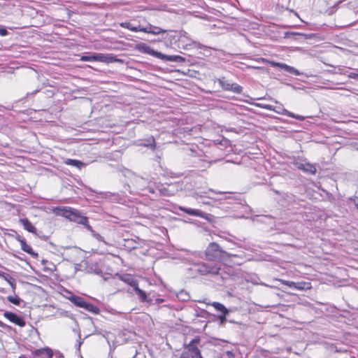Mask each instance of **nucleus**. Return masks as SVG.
<instances>
[{
    "label": "nucleus",
    "mask_w": 358,
    "mask_h": 358,
    "mask_svg": "<svg viewBox=\"0 0 358 358\" xmlns=\"http://www.w3.org/2000/svg\"><path fill=\"white\" fill-rule=\"evenodd\" d=\"M53 211L57 215L65 217L70 221L83 225L87 229V225H90L87 217L83 216L78 210L74 208L70 207H57Z\"/></svg>",
    "instance_id": "nucleus-1"
},
{
    "label": "nucleus",
    "mask_w": 358,
    "mask_h": 358,
    "mask_svg": "<svg viewBox=\"0 0 358 358\" xmlns=\"http://www.w3.org/2000/svg\"><path fill=\"white\" fill-rule=\"evenodd\" d=\"M206 257L210 261H216L224 259V257H231L232 255L229 254L226 251L222 250L220 246L215 242L210 243L205 251Z\"/></svg>",
    "instance_id": "nucleus-2"
},
{
    "label": "nucleus",
    "mask_w": 358,
    "mask_h": 358,
    "mask_svg": "<svg viewBox=\"0 0 358 358\" xmlns=\"http://www.w3.org/2000/svg\"><path fill=\"white\" fill-rule=\"evenodd\" d=\"M198 272L201 275H217L220 270V266L215 262H205L196 264Z\"/></svg>",
    "instance_id": "nucleus-3"
},
{
    "label": "nucleus",
    "mask_w": 358,
    "mask_h": 358,
    "mask_svg": "<svg viewBox=\"0 0 358 358\" xmlns=\"http://www.w3.org/2000/svg\"><path fill=\"white\" fill-rule=\"evenodd\" d=\"M217 82L220 87L225 91H230L236 94H241L243 91V87L235 83H231L222 77L217 79Z\"/></svg>",
    "instance_id": "nucleus-4"
},
{
    "label": "nucleus",
    "mask_w": 358,
    "mask_h": 358,
    "mask_svg": "<svg viewBox=\"0 0 358 358\" xmlns=\"http://www.w3.org/2000/svg\"><path fill=\"white\" fill-rule=\"evenodd\" d=\"M148 52L150 55L155 57L156 58L166 62H171L176 63H183L185 62V59L180 55H167L154 50H151Z\"/></svg>",
    "instance_id": "nucleus-5"
},
{
    "label": "nucleus",
    "mask_w": 358,
    "mask_h": 358,
    "mask_svg": "<svg viewBox=\"0 0 358 358\" xmlns=\"http://www.w3.org/2000/svg\"><path fill=\"white\" fill-rule=\"evenodd\" d=\"M294 165L298 169L302 170L306 173H308L313 175L316 173L315 166L305 160H296L294 162Z\"/></svg>",
    "instance_id": "nucleus-6"
},
{
    "label": "nucleus",
    "mask_w": 358,
    "mask_h": 358,
    "mask_svg": "<svg viewBox=\"0 0 358 358\" xmlns=\"http://www.w3.org/2000/svg\"><path fill=\"white\" fill-rule=\"evenodd\" d=\"M96 62H101L106 64L114 62H123L122 59L116 58V57L114 56L113 54L103 53H96Z\"/></svg>",
    "instance_id": "nucleus-7"
},
{
    "label": "nucleus",
    "mask_w": 358,
    "mask_h": 358,
    "mask_svg": "<svg viewBox=\"0 0 358 358\" xmlns=\"http://www.w3.org/2000/svg\"><path fill=\"white\" fill-rule=\"evenodd\" d=\"M3 316L10 322L14 323L15 324L18 325L19 327H22L25 326L26 323L24 319L14 313L6 311L3 313Z\"/></svg>",
    "instance_id": "nucleus-8"
},
{
    "label": "nucleus",
    "mask_w": 358,
    "mask_h": 358,
    "mask_svg": "<svg viewBox=\"0 0 358 358\" xmlns=\"http://www.w3.org/2000/svg\"><path fill=\"white\" fill-rule=\"evenodd\" d=\"M16 239L20 242L21 249L24 252L28 253L33 257H36L38 256V254L33 250L32 248L29 245L27 244L26 241L24 238L17 234Z\"/></svg>",
    "instance_id": "nucleus-9"
},
{
    "label": "nucleus",
    "mask_w": 358,
    "mask_h": 358,
    "mask_svg": "<svg viewBox=\"0 0 358 358\" xmlns=\"http://www.w3.org/2000/svg\"><path fill=\"white\" fill-rule=\"evenodd\" d=\"M34 358H52V351L48 348L38 349L32 352Z\"/></svg>",
    "instance_id": "nucleus-10"
},
{
    "label": "nucleus",
    "mask_w": 358,
    "mask_h": 358,
    "mask_svg": "<svg viewBox=\"0 0 358 358\" xmlns=\"http://www.w3.org/2000/svg\"><path fill=\"white\" fill-rule=\"evenodd\" d=\"M199 340L194 339L189 344V350L190 352L189 354L187 355V358H203L200 350L198 349L197 347L194 345V343H198Z\"/></svg>",
    "instance_id": "nucleus-11"
},
{
    "label": "nucleus",
    "mask_w": 358,
    "mask_h": 358,
    "mask_svg": "<svg viewBox=\"0 0 358 358\" xmlns=\"http://www.w3.org/2000/svg\"><path fill=\"white\" fill-rule=\"evenodd\" d=\"M141 29L142 32L152 34L153 35H158L166 32V30L150 24L145 27H142Z\"/></svg>",
    "instance_id": "nucleus-12"
},
{
    "label": "nucleus",
    "mask_w": 358,
    "mask_h": 358,
    "mask_svg": "<svg viewBox=\"0 0 358 358\" xmlns=\"http://www.w3.org/2000/svg\"><path fill=\"white\" fill-rule=\"evenodd\" d=\"M134 291L138 295V299H140V301L141 302H143V303L146 302L149 304L152 303V300L151 299L148 298L145 292H144L143 290H142L141 289H140L138 287V284L136 285H135V287H134Z\"/></svg>",
    "instance_id": "nucleus-13"
},
{
    "label": "nucleus",
    "mask_w": 358,
    "mask_h": 358,
    "mask_svg": "<svg viewBox=\"0 0 358 358\" xmlns=\"http://www.w3.org/2000/svg\"><path fill=\"white\" fill-rule=\"evenodd\" d=\"M20 222L25 230L35 235H37V230L36 227L31 224V222L27 218L20 219Z\"/></svg>",
    "instance_id": "nucleus-14"
},
{
    "label": "nucleus",
    "mask_w": 358,
    "mask_h": 358,
    "mask_svg": "<svg viewBox=\"0 0 358 358\" xmlns=\"http://www.w3.org/2000/svg\"><path fill=\"white\" fill-rule=\"evenodd\" d=\"M0 277L3 278L11 287L13 293H15L16 282L8 273L0 271Z\"/></svg>",
    "instance_id": "nucleus-15"
},
{
    "label": "nucleus",
    "mask_w": 358,
    "mask_h": 358,
    "mask_svg": "<svg viewBox=\"0 0 358 358\" xmlns=\"http://www.w3.org/2000/svg\"><path fill=\"white\" fill-rule=\"evenodd\" d=\"M275 66H278L281 69H282V70L285 71L286 72L289 73L291 74H293L295 76H299L301 74L300 72L299 71V70H297L294 67L288 66L286 64L276 63Z\"/></svg>",
    "instance_id": "nucleus-16"
},
{
    "label": "nucleus",
    "mask_w": 358,
    "mask_h": 358,
    "mask_svg": "<svg viewBox=\"0 0 358 358\" xmlns=\"http://www.w3.org/2000/svg\"><path fill=\"white\" fill-rule=\"evenodd\" d=\"M120 26L122 28L127 29L134 31V32L142 31V29H141L142 27L140 24L136 26L129 22H121L120 24Z\"/></svg>",
    "instance_id": "nucleus-17"
},
{
    "label": "nucleus",
    "mask_w": 358,
    "mask_h": 358,
    "mask_svg": "<svg viewBox=\"0 0 358 358\" xmlns=\"http://www.w3.org/2000/svg\"><path fill=\"white\" fill-rule=\"evenodd\" d=\"M69 300L73 304H75L76 306L80 307V308H83L84 306L86 303V301L82 297H80V296H76V295H72L69 298Z\"/></svg>",
    "instance_id": "nucleus-18"
},
{
    "label": "nucleus",
    "mask_w": 358,
    "mask_h": 358,
    "mask_svg": "<svg viewBox=\"0 0 358 358\" xmlns=\"http://www.w3.org/2000/svg\"><path fill=\"white\" fill-rule=\"evenodd\" d=\"M134 180L136 187L139 189H143L145 185L148 184V180L147 179L140 176H136Z\"/></svg>",
    "instance_id": "nucleus-19"
},
{
    "label": "nucleus",
    "mask_w": 358,
    "mask_h": 358,
    "mask_svg": "<svg viewBox=\"0 0 358 358\" xmlns=\"http://www.w3.org/2000/svg\"><path fill=\"white\" fill-rule=\"evenodd\" d=\"M120 279L130 285L133 288L138 284L137 281L134 279V278L129 274H124L120 276Z\"/></svg>",
    "instance_id": "nucleus-20"
},
{
    "label": "nucleus",
    "mask_w": 358,
    "mask_h": 358,
    "mask_svg": "<svg viewBox=\"0 0 358 358\" xmlns=\"http://www.w3.org/2000/svg\"><path fill=\"white\" fill-rule=\"evenodd\" d=\"M311 288V284L309 282L301 281L295 282V289L307 290Z\"/></svg>",
    "instance_id": "nucleus-21"
},
{
    "label": "nucleus",
    "mask_w": 358,
    "mask_h": 358,
    "mask_svg": "<svg viewBox=\"0 0 358 358\" xmlns=\"http://www.w3.org/2000/svg\"><path fill=\"white\" fill-rule=\"evenodd\" d=\"M273 111L278 113V114H280V115H286V116H289L290 115V112L289 110H287V109H285L283 106L282 104H278V106L273 107Z\"/></svg>",
    "instance_id": "nucleus-22"
},
{
    "label": "nucleus",
    "mask_w": 358,
    "mask_h": 358,
    "mask_svg": "<svg viewBox=\"0 0 358 358\" xmlns=\"http://www.w3.org/2000/svg\"><path fill=\"white\" fill-rule=\"evenodd\" d=\"M210 305L213 306L217 311L220 312L221 314L229 313V310L223 304L219 302H213Z\"/></svg>",
    "instance_id": "nucleus-23"
},
{
    "label": "nucleus",
    "mask_w": 358,
    "mask_h": 358,
    "mask_svg": "<svg viewBox=\"0 0 358 358\" xmlns=\"http://www.w3.org/2000/svg\"><path fill=\"white\" fill-rule=\"evenodd\" d=\"M87 230L91 233V235L98 241L103 242L106 245H108V243L105 241L104 238L99 234L96 233L90 225H87Z\"/></svg>",
    "instance_id": "nucleus-24"
},
{
    "label": "nucleus",
    "mask_w": 358,
    "mask_h": 358,
    "mask_svg": "<svg viewBox=\"0 0 358 358\" xmlns=\"http://www.w3.org/2000/svg\"><path fill=\"white\" fill-rule=\"evenodd\" d=\"M65 164L69 166H73L80 169L85 166V164L77 159H68L66 160Z\"/></svg>",
    "instance_id": "nucleus-25"
},
{
    "label": "nucleus",
    "mask_w": 358,
    "mask_h": 358,
    "mask_svg": "<svg viewBox=\"0 0 358 358\" xmlns=\"http://www.w3.org/2000/svg\"><path fill=\"white\" fill-rule=\"evenodd\" d=\"M180 210L190 215H194V216H201V213H202L201 211L199 210L187 208H185V207H180Z\"/></svg>",
    "instance_id": "nucleus-26"
},
{
    "label": "nucleus",
    "mask_w": 358,
    "mask_h": 358,
    "mask_svg": "<svg viewBox=\"0 0 358 358\" xmlns=\"http://www.w3.org/2000/svg\"><path fill=\"white\" fill-rule=\"evenodd\" d=\"M83 308H85L87 311L91 312L94 314H99L100 312V310L97 306H95L93 304H92L90 303H87V302H86Z\"/></svg>",
    "instance_id": "nucleus-27"
},
{
    "label": "nucleus",
    "mask_w": 358,
    "mask_h": 358,
    "mask_svg": "<svg viewBox=\"0 0 358 358\" xmlns=\"http://www.w3.org/2000/svg\"><path fill=\"white\" fill-rule=\"evenodd\" d=\"M7 300L10 303H11L14 305H16V306H20L21 302H23V301L15 294L14 296H8L7 297Z\"/></svg>",
    "instance_id": "nucleus-28"
},
{
    "label": "nucleus",
    "mask_w": 358,
    "mask_h": 358,
    "mask_svg": "<svg viewBox=\"0 0 358 358\" xmlns=\"http://www.w3.org/2000/svg\"><path fill=\"white\" fill-rule=\"evenodd\" d=\"M80 60L83 62H96V53L92 55L82 56Z\"/></svg>",
    "instance_id": "nucleus-29"
},
{
    "label": "nucleus",
    "mask_w": 358,
    "mask_h": 358,
    "mask_svg": "<svg viewBox=\"0 0 358 358\" xmlns=\"http://www.w3.org/2000/svg\"><path fill=\"white\" fill-rule=\"evenodd\" d=\"M148 143H144L143 145L146 147H150L152 150L155 149V141L153 137H151L148 140Z\"/></svg>",
    "instance_id": "nucleus-30"
},
{
    "label": "nucleus",
    "mask_w": 358,
    "mask_h": 358,
    "mask_svg": "<svg viewBox=\"0 0 358 358\" xmlns=\"http://www.w3.org/2000/svg\"><path fill=\"white\" fill-rule=\"evenodd\" d=\"M159 192L161 195L170 196L173 195V193H171L170 191L166 187H161L159 189Z\"/></svg>",
    "instance_id": "nucleus-31"
},
{
    "label": "nucleus",
    "mask_w": 358,
    "mask_h": 358,
    "mask_svg": "<svg viewBox=\"0 0 358 358\" xmlns=\"http://www.w3.org/2000/svg\"><path fill=\"white\" fill-rule=\"evenodd\" d=\"M279 281L290 288L295 289V282L279 279Z\"/></svg>",
    "instance_id": "nucleus-32"
},
{
    "label": "nucleus",
    "mask_w": 358,
    "mask_h": 358,
    "mask_svg": "<svg viewBox=\"0 0 358 358\" xmlns=\"http://www.w3.org/2000/svg\"><path fill=\"white\" fill-rule=\"evenodd\" d=\"M288 117H292V118H294L296 120H301V121L305 120V117H303L302 115H296L292 112H290V115Z\"/></svg>",
    "instance_id": "nucleus-33"
},
{
    "label": "nucleus",
    "mask_w": 358,
    "mask_h": 358,
    "mask_svg": "<svg viewBox=\"0 0 358 358\" xmlns=\"http://www.w3.org/2000/svg\"><path fill=\"white\" fill-rule=\"evenodd\" d=\"M227 314H224V313H222L221 315H218V320H220V322L221 324H223L226 322L227 321V318H226V316H227Z\"/></svg>",
    "instance_id": "nucleus-34"
},
{
    "label": "nucleus",
    "mask_w": 358,
    "mask_h": 358,
    "mask_svg": "<svg viewBox=\"0 0 358 358\" xmlns=\"http://www.w3.org/2000/svg\"><path fill=\"white\" fill-rule=\"evenodd\" d=\"M257 106L260 108H262L264 109H266V110H273V106H271V105L258 103V104H257Z\"/></svg>",
    "instance_id": "nucleus-35"
},
{
    "label": "nucleus",
    "mask_w": 358,
    "mask_h": 358,
    "mask_svg": "<svg viewBox=\"0 0 358 358\" xmlns=\"http://www.w3.org/2000/svg\"><path fill=\"white\" fill-rule=\"evenodd\" d=\"M348 76L350 78L358 80V73L352 72V73H350Z\"/></svg>",
    "instance_id": "nucleus-36"
},
{
    "label": "nucleus",
    "mask_w": 358,
    "mask_h": 358,
    "mask_svg": "<svg viewBox=\"0 0 358 358\" xmlns=\"http://www.w3.org/2000/svg\"><path fill=\"white\" fill-rule=\"evenodd\" d=\"M8 31L4 28H0V36H5L8 35Z\"/></svg>",
    "instance_id": "nucleus-37"
},
{
    "label": "nucleus",
    "mask_w": 358,
    "mask_h": 358,
    "mask_svg": "<svg viewBox=\"0 0 358 358\" xmlns=\"http://www.w3.org/2000/svg\"><path fill=\"white\" fill-rule=\"evenodd\" d=\"M40 91V89H36L32 92H28L27 94V97H29V96H34L37 92Z\"/></svg>",
    "instance_id": "nucleus-38"
},
{
    "label": "nucleus",
    "mask_w": 358,
    "mask_h": 358,
    "mask_svg": "<svg viewBox=\"0 0 358 358\" xmlns=\"http://www.w3.org/2000/svg\"><path fill=\"white\" fill-rule=\"evenodd\" d=\"M355 205L357 206V208L358 210V197H355L352 199Z\"/></svg>",
    "instance_id": "nucleus-39"
},
{
    "label": "nucleus",
    "mask_w": 358,
    "mask_h": 358,
    "mask_svg": "<svg viewBox=\"0 0 358 358\" xmlns=\"http://www.w3.org/2000/svg\"><path fill=\"white\" fill-rule=\"evenodd\" d=\"M164 301V299L162 298H157L155 299V303L159 304Z\"/></svg>",
    "instance_id": "nucleus-40"
},
{
    "label": "nucleus",
    "mask_w": 358,
    "mask_h": 358,
    "mask_svg": "<svg viewBox=\"0 0 358 358\" xmlns=\"http://www.w3.org/2000/svg\"><path fill=\"white\" fill-rule=\"evenodd\" d=\"M148 191H149V192H150L152 194L155 193V190L152 187H149Z\"/></svg>",
    "instance_id": "nucleus-41"
},
{
    "label": "nucleus",
    "mask_w": 358,
    "mask_h": 358,
    "mask_svg": "<svg viewBox=\"0 0 358 358\" xmlns=\"http://www.w3.org/2000/svg\"><path fill=\"white\" fill-rule=\"evenodd\" d=\"M0 292H1V293H5V289H4L3 288L0 289Z\"/></svg>",
    "instance_id": "nucleus-42"
},
{
    "label": "nucleus",
    "mask_w": 358,
    "mask_h": 358,
    "mask_svg": "<svg viewBox=\"0 0 358 358\" xmlns=\"http://www.w3.org/2000/svg\"><path fill=\"white\" fill-rule=\"evenodd\" d=\"M82 343H83L82 341H80V342L78 343V348H80V345H81Z\"/></svg>",
    "instance_id": "nucleus-43"
},
{
    "label": "nucleus",
    "mask_w": 358,
    "mask_h": 358,
    "mask_svg": "<svg viewBox=\"0 0 358 358\" xmlns=\"http://www.w3.org/2000/svg\"><path fill=\"white\" fill-rule=\"evenodd\" d=\"M195 196H196V198H198V196H199L198 193H196V194H195Z\"/></svg>",
    "instance_id": "nucleus-44"
},
{
    "label": "nucleus",
    "mask_w": 358,
    "mask_h": 358,
    "mask_svg": "<svg viewBox=\"0 0 358 358\" xmlns=\"http://www.w3.org/2000/svg\"><path fill=\"white\" fill-rule=\"evenodd\" d=\"M19 358H26L24 356H20Z\"/></svg>",
    "instance_id": "nucleus-45"
}]
</instances>
